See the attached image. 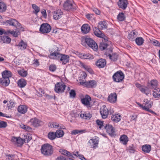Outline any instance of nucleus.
Returning a JSON list of instances; mask_svg holds the SVG:
<instances>
[{
	"instance_id": "obj_1",
	"label": "nucleus",
	"mask_w": 160,
	"mask_h": 160,
	"mask_svg": "<svg viewBox=\"0 0 160 160\" xmlns=\"http://www.w3.org/2000/svg\"><path fill=\"white\" fill-rule=\"evenodd\" d=\"M54 52L51 53L49 57L50 58L58 59L60 58V60L62 64H65L68 62L69 60V56L59 53V50L58 47L55 46L53 48Z\"/></svg>"
},
{
	"instance_id": "obj_2",
	"label": "nucleus",
	"mask_w": 160,
	"mask_h": 160,
	"mask_svg": "<svg viewBox=\"0 0 160 160\" xmlns=\"http://www.w3.org/2000/svg\"><path fill=\"white\" fill-rule=\"evenodd\" d=\"M41 151L42 153L44 155L49 156L53 153V150L51 145L46 143L42 146Z\"/></svg>"
},
{
	"instance_id": "obj_3",
	"label": "nucleus",
	"mask_w": 160,
	"mask_h": 160,
	"mask_svg": "<svg viewBox=\"0 0 160 160\" xmlns=\"http://www.w3.org/2000/svg\"><path fill=\"white\" fill-rule=\"evenodd\" d=\"M109 42L105 39H103L99 45V48L102 50L106 49L107 52H112V49L109 45Z\"/></svg>"
},
{
	"instance_id": "obj_4",
	"label": "nucleus",
	"mask_w": 160,
	"mask_h": 160,
	"mask_svg": "<svg viewBox=\"0 0 160 160\" xmlns=\"http://www.w3.org/2000/svg\"><path fill=\"white\" fill-rule=\"evenodd\" d=\"M63 8L65 10L68 11H72L76 9L75 4L69 0H67L64 2Z\"/></svg>"
},
{
	"instance_id": "obj_5",
	"label": "nucleus",
	"mask_w": 160,
	"mask_h": 160,
	"mask_svg": "<svg viewBox=\"0 0 160 160\" xmlns=\"http://www.w3.org/2000/svg\"><path fill=\"white\" fill-rule=\"evenodd\" d=\"M124 78V75L120 70L116 72L112 76L113 81L118 82L122 81Z\"/></svg>"
},
{
	"instance_id": "obj_6",
	"label": "nucleus",
	"mask_w": 160,
	"mask_h": 160,
	"mask_svg": "<svg viewBox=\"0 0 160 160\" xmlns=\"http://www.w3.org/2000/svg\"><path fill=\"white\" fill-rule=\"evenodd\" d=\"M66 86L64 83L58 82L55 85L54 91L58 93H62L64 92Z\"/></svg>"
},
{
	"instance_id": "obj_7",
	"label": "nucleus",
	"mask_w": 160,
	"mask_h": 160,
	"mask_svg": "<svg viewBox=\"0 0 160 160\" xmlns=\"http://www.w3.org/2000/svg\"><path fill=\"white\" fill-rule=\"evenodd\" d=\"M85 42L88 46L95 51H97L98 49V46L96 43L92 39L89 38H86Z\"/></svg>"
},
{
	"instance_id": "obj_8",
	"label": "nucleus",
	"mask_w": 160,
	"mask_h": 160,
	"mask_svg": "<svg viewBox=\"0 0 160 160\" xmlns=\"http://www.w3.org/2000/svg\"><path fill=\"white\" fill-rule=\"evenodd\" d=\"M51 26L47 23H43L41 25L39 30L42 33H47L51 30Z\"/></svg>"
},
{
	"instance_id": "obj_9",
	"label": "nucleus",
	"mask_w": 160,
	"mask_h": 160,
	"mask_svg": "<svg viewBox=\"0 0 160 160\" xmlns=\"http://www.w3.org/2000/svg\"><path fill=\"white\" fill-rule=\"evenodd\" d=\"M91 100V98L88 95H86L85 97L81 99V102L84 105L86 106L88 109L91 108L90 102Z\"/></svg>"
},
{
	"instance_id": "obj_10",
	"label": "nucleus",
	"mask_w": 160,
	"mask_h": 160,
	"mask_svg": "<svg viewBox=\"0 0 160 160\" xmlns=\"http://www.w3.org/2000/svg\"><path fill=\"white\" fill-rule=\"evenodd\" d=\"M104 128L106 130L107 132L111 136H114L115 134V131L113 126L110 124H106L104 127Z\"/></svg>"
},
{
	"instance_id": "obj_11",
	"label": "nucleus",
	"mask_w": 160,
	"mask_h": 160,
	"mask_svg": "<svg viewBox=\"0 0 160 160\" xmlns=\"http://www.w3.org/2000/svg\"><path fill=\"white\" fill-rule=\"evenodd\" d=\"M32 139L31 135L27 133L24 135L23 137L21 138V146L25 142H28Z\"/></svg>"
},
{
	"instance_id": "obj_12",
	"label": "nucleus",
	"mask_w": 160,
	"mask_h": 160,
	"mask_svg": "<svg viewBox=\"0 0 160 160\" xmlns=\"http://www.w3.org/2000/svg\"><path fill=\"white\" fill-rule=\"evenodd\" d=\"M5 24L7 25L9 24L15 27H16L18 24V22L15 19H11L5 21L4 22Z\"/></svg>"
},
{
	"instance_id": "obj_13",
	"label": "nucleus",
	"mask_w": 160,
	"mask_h": 160,
	"mask_svg": "<svg viewBox=\"0 0 160 160\" xmlns=\"http://www.w3.org/2000/svg\"><path fill=\"white\" fill-rule=\"evenodd\" d=\"M100 112L103 118H106L108 114V111L106 107L104 106H103V107L100 109Z\"/></svg>"
},
{
	"instance_id": "obj_14",
	"label": "nucleus",
	"mask_w": 160,
	"mask_h": 160,
	"mask_svg": "<svg viewBox=\"0 0 160 160\" xmlns=\"http://www.w3.org/2000/svg\"><path fill=\"white\" fill-rule=\"evenodd\" d=\"M118 4L119 8L124 10L127 7L128 2L127 0H119Z\"/></svg>"
},
{
	"instance_id": "obj_15",
	"label": "nucleus",
	"mask_w": 160,
	"mask_h": 160,
	"mask_svg": "<svg viewBox=\"0 0 160 160\" xmlns=\"http://www.w3.org/2000/svg\"><path fill=\"white\" fill-rule=\"evenodd\" d=\"M106 64V61L104 59H100L96 62V65L99 68H103Z\"/></svg>"
},
{
	"instance_id": "obj_16",
	"label": "nucleus",
	"mask_w": 160,
	"mask_h": 160,
	"mask_svg": "<svg viewBox=\"0 0 160 160\" xmlns=\"http://www.w3.org/2000/svg\"><path fill=\"white\" fill-rule=\"evenodd\" d=\"M63 14V12L60 9L56 10L53 14V18L54 19L58 20L61 18Z\"/></svg>"
},
{
	"instance_id": "obj_17",
	"label": "nucleus",
	"mask_w": 160,
	"mask_h": 160,
	"mask_svg": "<svg viewBox=\"0 0 160 160\" xmlns=\"http://www.w3.org/2000/svg\"><path fill=\"white\" fill-rule=\"evenodd\" d=\"M117 95L116 93H111L109 95L108 100L111 103H115L117 101Z\"/></svg>"
},
{
	"instance_id": "obj_18",
	"label": "nucleus",
	"mask_w": 160,
	"mask_h": 160,
	"mask_svg": "<svg viewBox=\"0 0 160 160\" xmlns=\"http://www.w3.org/2000/svg\"><path fill=\"white\" fill-rule=\"evenodd\" d=\"M31 124L34 127H39L40 125L41 121L36 118H32L30 120Z\"/></svg>"
},
{
	"instance_id": "obj_19",
	"label": "nucleus",
	"mask_w": 160,
	"mask_h": 160,
	"mask_svg": "<svg viewBox=\"0 0 160 160\" xmlns=\"http://www.w3.org/2000/svg\"><path fill=\"white\" fill-rule=\"evenodd\" d=\"M98 141L96 138L91 139L88 142V144H89L91 148H95L98 147Z\"/></svg>"
},
{
	"instance_id": "obj_20",
	"label": "nucleus",
	"mask_w": 160,
	"mask_h": 160,
	"mask_svg": "<svg viewBox=\"0 0 160 160\" xmlns=\"http://www.w3.org/2000/svg\"><path fill=\"white\" fill-rule=\"evenodd\" d=\"M2 77V78H0V84L4 86H8L10 82L9 79L8 78Z\"/></svg>"
},
{
	"instance_id": "obj_21",
	"label": "nucleus",
	"mask_w": 160,
	"mask_h": 160,
	"mask_svg": "<svg viewBox=\"0 0 160 160\" xmlns=\"http://www.w3.org/2000/svg\"><path fill=\"white\" fill-rule=\"evenodd\" d=\"M143 103L144 106L143 107V110H148V108H151L152 106V103L150 100L148 99H145Z\"/></svg>"
},
{
	"instance_id": "obj_22",
	"label": "nucleus",
	"mask_w": 160,
	"mask_h": 160,
	"mask_svg": "<svg viewBox=\"0 0 160 160\" xmlns=\"http://www.w3.org/2000/svg\"><path fill=\"white\" fill-rule=\"evenodd\" d=\"M120 142L124 145H126L129 140L127 136L125 134L121 136L120 139Z\"/></svg>"
},
{
	"instance_id": "obj_23",
	"label": "nucleus",
	"mask_w": 160,
	"mask_h": 160,
	"mask_svg": "<svg viewBox=\"0 0 160 160\" xmlns=\"http://www.w3.org/2000/svg\"><path fill=\"white\" fill-rule=\"evenodd\" d=\"M87 87L88 88H95L97 85V82L95 80H90L86 83Z\"/></svg>"
},
{
	"instance_id": "obj_24",
	"label": "nucleus",
	"mask_w": 160,
	"mask_h": 160,
	"mask_svg": "<svg viewBox=\"0 0 160 160\" xmlns=\"http://www.w3.org/2000/svg\"><path fill=\"white\" fill-rule=\"evenodd\" d=\"M90 30V27L88 24H84L81 27L82 32L84 34H87L89 32Z\"/></svg>"
},
{
	"instance_id": "obj_25",
	"label": "nucleus",
	"mask_w": 160,
	"mask_h": 160,
	"mask_svg": "<svg viewBox=\"0 0 160 160\" xmlns=\"http://www.w3.org/2000/svg\"><path fill=\"white\" fill-rule=\"evenodd\" d=\"M1 42L2 43H9L11 41V38L8 37L6 36H2L0 37Z\"/></svg>"
},
{
	"instance_id": "obj_26",
	"label": "nucleus",
	"mask_w": 160,
	"mask_h": 160,
	"mask_svg": "<svg viewBox=\"0 0 160 160\" xmlns=\"http://www.w3.org/2000/svg\"><path fill=\"white\" fill-rule=\"evenodd\" d=\"M121 116L118 114H112L111 117V120L115 122H118L121 120Z\"/></svg>"
},
{
	"instance_id": "obj_27",
	"label": "nucleus",
	"mask_w": 160,
	"mask_h": 160,
	"mask_svg": "<svg viewBox=\"0 0 160 160\" xmlns=\"http://www.w3.org/2000/svg\"><path fill=\"white\" fill-rule=\"evenodd\" d=\"M137 32L135 30L131 32L128 36V38L131 41H133L137 36Z\"/></svg>"
},
{
	"instance_id": "obj_28",
	"label": "nucleus",
	"mask_w": 160,
	"mask_h": 160,
	"mask_svg": "<svg viewBox=\"0 0 160 160\" xmlns=\"http://www.w3.org/2000/svg\"><path fill=\"white\" fill-rule=\"evenodd\" d=\"M100 29L98 28H93L94 33L95 35L98 37L100 38H102L103 36V34H102L100 30Z\"/></svg>"
},
{
	"instance_id": "obj_29",
	"label": "nucleus",
	"mask_w": 160,
	"mask_h": 160,
	"mask_svg": "<svg viewBox=\"0 0 160 160\" xmlns=\"http://www.w3.org/2000/svg\"><path fill=\"white\" fill-rule=\"evenodd\" d=\"M153 95L155 98H158L160 97V88H157L154 89Z\"/></svg>"
},
{
	"instance_id": "obj_30",
	"label": "nucleus",
	"mask_w": 160,
	"mask_h": 160,
	"mask_svg": "<svg viewBox=\"0 0 160 160\" xmlns=\"http://www.w3.org/2000/svg\"><path fill=\"white\" fill-rule=\"evenodd\" d=\"M98 28L100 29H106L107 28V23L104 21H101L98 25Z\"/></svg>"
},
{
	"instance_id": "obj_31",
	"label": "nucleus",
	"mask_w": 160,
	"mask_h": 160,
	"mask_svg": "<svg viewBox=\"0 0 160 160\" xmlns=\"http://www.w3.org/2000/svg\"><path fill=\"white\" fill-rule=\"evenodd\" d=\"M92 116V115L90 113H81L80 115V118L85 119H89Z\"/></svg>"
},
{
	"instance_id": "obj_32",
	"label": "nucleus",
	"mask_w": 160,
	"mask_h": 160,
	"mask_svg": "<svg viewBox=\"0 0 160 160\" xmlns=\"http://www.w3.org/2000/svg\"><path fill=\"white\" fill-rule=\"evenodd\" d=\"M7 9L5 3L2 0H0V12H5Z\"/></svg>"
},
{
	"instance_id": "obj_33",
	"label": "nucleus",
	"mask_w": 160,
	"mask_h": 160,
	"mask_svg": "<svg viewBox=\"0 0 160 160\" xmlns=\"http://www.w3.org/2000/svg\"><path fill=\"white\" fill-rule=\"evenodd\" d=\"M142 150L144 152L148 153L150 152L151 150V146L149 145H143L142 147Z\"/></svg>"
},
{
	"instance_id": "obj_34",
	"label": "nucleus",
	"mask_w": 160,
	"mask_h": 160,
	"mask_svg": "<svg viewBox=\"0 0 160 160\" xmlns=\"http://www.w3.org/2000/svg\"><path fill=\"white\" fill-rule=\"evenodd\" d=\"M118 56V54L116 53H114L112 55L109 53L107 56L109 59L113 61H115L117 60Z\"/></svg>"
},
{
	"instance_id": "obj_35",
	"label": "nucleus",
	"mask_w": 160,
	"mask_h": 160,
	"mask_svg": "<svg viewBox=\"0 0 160 160\" xmlns=\"http://www.w3.org/2000/svg\"><path fill=\"white\" fill-rule=\"evenodd\" d=\"M2 77H4L6 78H9L12 76V73L10 71L5 70L2 72Z\"/></svg>"
},
{
	"instance_id": "obj_36",
	"label": "nucleus",
	"mask_w": 160,
	"mask_h": 160,
	"mask_svg": "<svg viewBox=\"0 0 160 160\" xmlns=\"http://www.w3.org/2000/svg\"><path fill=\"white\" fill-rule=\"evenodd\" d=\"M140 91L146 95H148L150 92V91L147 87L142 86V87L140 88Z\"/></svg>"
},
{
	"instance_id": "obj_37",
	"label": "nucleus",
	"mask_w": 160,
	"mask_h": 160,
	"mask_svg": "<svg viewBox=\"0 0 160 160\" xmlns=\"http://www.w3.org/2000/svg\"><path fill=\"white\" fill-rule=\"evenodd\" d=\"M144 40L142 37H138L136 38L135 42L136 44L139 45H142L144 42Z\"/></svg>"
},
{
	"instance_id": "obj_38",
	"label": "nucleus",
	"mask_w": 160,
	"mask_h": 160,
	"mask_svg": "<svg viewBox=\"0 0 160 160\" xmlns=\"http://www.w3.org/2000/svg\"><path fill=\"white\" fill-rule=\"evenodd\" d=\"M117 18L120 21H124L125 19V16L123 12L119 13L118 15Z\"/></svg>"
},
{
	"instance_id": "obj_39",
	"label": "nucleus",
	"mask_w": 160,
	"mask_h": 160,
	"mask_svg": "<svg viewBox=\"0 0 160 160\" xmlns=\"http://www.w3.org/2000/svg\"><path fill=\"white\" fill-rule=\"evenodd\" d=\"M11 34L15 37H17L18 36V33L16 31H14L13 30H8L6 31H5V34Z\"/></svg>"
},
{
	"instance_id": "obj_40",
	"label": "nucleus",
	"mask_w": 160,
	"mask_h": 160,
	"mask_svg": "<svg viewBox=\"0 0 160 160\" xmlns=\"http://www.w3.org/2000/svg\"><path fill=\"white\" fill-rule=\"evenodd\" d=\"M28 107L25 105H21V114H24L27 112Z\"/></svg>"
},
{
	"instance_id": "obj_41",
	"label": "nucleus",
	"mask_w": 160,
	"mask_h": 160,
	"mask_svg": "<svg viewBox=\"0 0 160 160\" xmlns=\"http://www.w3.org/2000/svg\"><path fill=\"white\" fill-rule=\"evenodd\" d=\"M56 137L60 138L62 137L64 134V132L60 129L58 130L55 133Z\"/></svg>"
},
{
	"instance_id": "obj_42",
	"label": "nucleus",
	"mask_w": 160,
	"mask_h": 160,
	"mask_svg": "<svg viewBox=\"0 0 160 160\" xmlns=\"http://www.w3.org/2000/svg\"><path fill=\"white\" fill-rule=\"evenodd\" d=\"M82 58L85 59H92L93 57L92 55L89 53L84 54Z\"/></svg>"
},
{
	"instance_id": "obj_43",
	"label": "nucleus",
	"mask_w": 160,
	"mask_h": 160,
	"mask_svg": "<svg viewBox=\"0 0 160 160\" xmlns=\"http://www.w3.org/2000/svg\"><path fill=\"white\" fill-rule=\"evenodd\" d=\"M158 82L156 80H153L151 82V85L152 88L155 89L157 87Z\"/></svg>"
},
{
	"instance_id": "obj_44",
	"label": "nucleus",
	"mask_w": 160,
	"mask_h": 160,
	"mask_svg": "<svg viewBox=\"0 0 160 160\" xmlns=\"http://www.w3.org/2000/svg\"><path fill=\"white\" fill-rule=\"evenodd\" d=\"M32 7L35 11L34 12L35 14L37 15L38 13L40 12V8L35 4H32Z\"/></svg>"
},
{
	"instance_id": "obj_45",
	"label": "nucleus",
	"mask_w": 160,
	"mask_h": 160,
	"mask_svg": "<svg viewBox=\"0 0 160 160\" xmlns=\"http://www.w3.org/2000/svg\"><path fill=\"white\" fill-rule=\"evenodd\" d=\"M15 106L14 102L12 100L9 101L7 104V108L8 109H10L13 108Z\"/></svg>"
},
{
	"instance_id": "obj_46",
	"label": "nucleus",
	"mask_w": 160,
	"mask_h": 160,
	"mask_svg": "<svg viewBox=\"0 0 160 160\" xmlns=\"http://www.w3.org/2000/svg\"><path fill=\"white\" fill-rule=\"evenodd\" d=\"M60 152L62 154L65 155H67L68 156H72L69 152L65 150L61 149L60 150Z\"/></svg>"
},
{
	"instance_id": "obj_47",
	"label": "nucleus",
	"mask_w": 160,
	"mask_h": 160,
	"mask_svg": "<svg viewBox=\"0 0 160 160\" xmlns=\"http://www.w3.org/2000/svg\"><path fill=\"white\" fill-rule=\"evenodd\" d=\"M48 138L51 140H53L56 137V134L53 132H49L48 135Z\"/></svg>"
},
{
	"instance_id": "obj_48",
	"label": "nucleus",
	"mask_w": 160,
	"mask_h": 160,
	"mask_svg": "<svg viewBox=\"0 0 160 160\" xmlns=\"http://www.w3.org/2000/svg\"><path fill=\"white\" fill-rule=\"evenodd\" d=\"M27 45L26 42H24L23 40L21 41V50H23L26 48Z\"/></svg>"
},
{
	"instance_id": "obj_49",
	"label": "nucleus",
	"mask_w": 160,
	"mask_h": 160,
	"mask_svg": "<svg viewBox=\"0 0 160 160\" xmlns=\"http://www.w3.org/2000/svg\"><path fill=\"white\" fill-rule=\"evenodd\" d=\"M19 138L20 137L18 138L15 137H13L11 139V141L15 144H18L19 143V141L20 140L19 139Z\"/></svg>"
},
{
	"instance_id": "obj_50",
	"label": "nucleus",
	"mask_w": 160,
	"mask_h": 160,
	"mask_svg": "<svg viewBox=\"0 0 160 160\" xmlns=\"http://www.w3.org/2000/svg\"><path fill=\"white\" fill-rule=\"evenodd\" d=\"M96 123L99 127V128L101 129L103 127V122L98 119L97 120Z\"/></svg>"
},
{
	"instance_id": "obj_51",
	"label": "nucleus",
	"mask_w": 160,
	"mask_h": 160,
	"mask_svg": "<svg viewBox=\"0 0 160 160\" xmlns=\"http://www.w3.org/2000/svg\"><path fill=\"white\" fill-rule=\"evenodd\" d=\"M27 84V81L23 78H21V88L25 87Z\"/></svg>"
},
{
	"instance_id": "obj_52",
	"label": "nucleus",
	"mask_w": 160,
	"mask_h": 160,
	"mask_svg": "<svg viewBox=\"0 0 160 160\" xmlns=\"http://www.w3.org/2000/svg\"><path fill=\"white\" fill-rule=\"evenodd\" d=\"M83 68H85V70H86L87 71H88L91 74H92L93 73V71L92 70V69L89 68L88 66L84 65L83 66Z\"/></svg>"
},
{
	"instance_id": "obj_53",
	"label": "nucleus",
	"mask_w": 160,
	"mask_h": 160,
	"mask_svg": "<svg viewBox=\"0 0 160 160\" xmlns=\"http://www.w3.org/2000/svg\"><path fill=\"white\" fill-rule=\"evenodd\" d=\"M21 128L26 131H29L31 129V128L30 127L24 124L21 125Z\"/></svg>"
},
{
	"instance_id": "obj_54",
	"label": "nucleus",
	"mask_w": 160,
	"mask_h": 160,
	"mask_svg": "<svg viewBox=\"0 0 160 160\" xmlns=\"http://www.w3.org/2000/svg\"><path fill=\"white\" fill-rule=\"evenodd\" d=\"M7 126V124L6 122L2 121H0V128H5Z\"/></svg>"
},
{
	"instance_id": "obj_55",
	"label": "nucleus",
	"mask_w": 160,
	"mask_h": 160,
	"mask_svg": "<svg viewBox=\"0 0 160 160\" xmlns=\"http://www.w3.org/2000/svg\"><path fill=\"white\" fill-rule=\"evenodd\" d=\"M28 75V72L22 69L21 70V76L26 77Z\"/></svg>"
},
{
	"instance_id": "obj_56",
	"label": "nucleus",
	"mask_w": 160,
	"mask_h": 160,
	"mask_svg": "<svg viewBox=\"0 0 160 160\" xmlns=\"http://www.w3.org/2000/svg\"><path fill=\"white\" fill-rule=\"evenodd\" d=\"M69 94L70 97L72 98H74L76 95L75 91L73 89L71 90Z\"/></svg>"
},
{
	"instance_id": "obj_57",
	"label": "nucleus",
	"mask_w": 160,
	"mask_h": 160,
	"mask_svg": "<svg viewBox=\"0 0 160 160\" xmlns=\"http://www.w3.org/2000/svg\"><path fill=\"white\" fill-rule=\"evenodd\" d=\"M76 153L73 154V155L75 156H77L80 159L82 160H86V159L84 157L83 155H81L78 154V152H77Z\"/></svg>"
},
{
	"instance_id": "obj_58",
	"label": "nucleus",
	"mask_w": 160,
	"mask_h": 160,
	"mask_svg": "<svg viewBox=\"0 0 160 160\" xmlns=\"http://www.w3.org/2000/svg\"><path fill=\"white\" fill-rule=\"evenodd\" d=\"M82 132V130H75L72 131L71 132L72 134L75 135L79 133Z\"/></svg>"
},
{
	"instance_id": "obj_59",
	"label": "nucleus",
	"mask_w": 160,
	"mask_h": 160,
	"mask_svg": "<svg viewBox=\"0 0 160 160\" xmlns=\"http://www.w3.org/2000/svg\"><path fill=\"white\" fill-rule=\"evenodd\" d=\"M32 64L37 67L39 65V62L38 60L37 59H34L33 61Z\"/></svg>"
},
{
	"instance_id": "obj_60",
	"label": "nucleus",
	"mask_w": 160,
	"mask_h": 160,
	"mask_svg": "<svg viewBox=\"0 0 160 160\" xmlns=\"http://www.w3.org/2000/svg\"><path fill=\"white\" fill-rule=\"evenodd\" d=\"M49 69L50 71L54 72L56 70V67L55 65H52L50 66Z\"/></svg>"
},
{
	"instance_id": "obj_61",
	"label": "nucleus",
	"mask_w": 160,
	"mask_h": 160,
	"mask_svg": "<svg viewBox=\"0 0 160 160\" xmlns=\"http://www.w3.org/2000/svg\"><path fill=\"white\" fill-rule=\"evenodd\" d=\"M128 150L130 153H133L135 152L134 148L133 147V146H130L128 147Z\"/></svg>"
},
{
	"instance_id": "obj_62",
	"label": "nucleus",
	"mask_w": 160,
	"mask_h": 160,
	"mask_svg": "<svg viewBox=\"0 0 160 160\" xmlns=\"http://www.w3.org/2000/svg\"><path fill=\"white\" fill-rule=\"evenodd\" d=\"M86 17L89 20H91L93 18V14H88L86 15Z\"/></svg>"
},
{
	"instance_id": "obj_63",
	"label": "nucleus",
	"mask_w": 160,
	"mask_h": 160,
	"mask_svg": "<svg viewBox=\"0 0 160 160\" xmlns=\"http://www.w3.org/2000/svg\"><path fill=\"white\" fill-rule=\"evenodd\" d=\"M41 13L43 17L45 18H46L47 15L46 10L44 9H43L41 11Z\"/></svg>"
},
{
	"instance_id": "obj_64",
	"label": "nucleus",
	"mask_w": 160,
	"mask_h": 160,
	"mask_svg": "<svg viewBox=\"0 0 160 160\" xmlns=\"http://www.w3.org/2000/svg\"><path fill=\"white\" fill-rule=\"evenodd\" d=\"M7 158L9 160H15L14 159V156L13 155H7Z\"/></svg>"
}]
</instances>
